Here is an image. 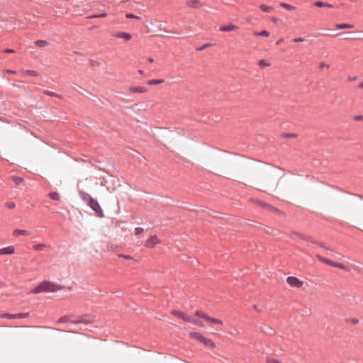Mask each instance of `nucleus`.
<instances>
[{
	"label": "nucleus",
	"mask_w": 363,
	"mask_h": 363,
	"mask_svg": "<svg viewBox=\"0 0 363 363\" xmlns=\"http://www.w3.org/2000/svg\"><path fill=\"white\" fill-rule=\"evenodd\" d=\"M64 288L63 286L57 284L50 281H43L30 291L32 294H40L43 292H55Z\"/></svg>",
	"instance_id": "f257e3e1"
},
{
	"label": "nucleus",
	"mask_w": 363,
	"mask_h": 363,
	"mask_svg": "<svg viewBox=\"0 0 363 363\" xmlns=\"http://www.w3.org/2000/svg\"><path fill=\"white\" fill-rule=\"evenodd\" d=\"M189 335L191 337L202 342L206 347H209L211 348H214L216 347L215 343L211 340L206 338L200 333L191 332Z\"/></svg>",
	"instance_id": "f03ea898"
},
{
	"label": "nucleus",
	"mask_w": 363,
	"mask_h": 363,
	"mask_svg": "<svg viewBox=\"0 0 363 363\" xmlns=\"http://www.w3.org/2000/svg\"><path fill=\"white\" fill-rule=\"evenodd\" d=\"M96 213L99 218H103L104 216V211L98 202L95 199L90 200V203L87 204Z\"/></svg>",
	"instance_id": "7ed1b4c3"
},
{
	"label": "nucleus",
	"mask_w": 363,
	"mask_h": 363,
	"mask_svg": "<svg viewBox=\"0 0 363 363\" xmlns=\"http://www.w3.org/2000/svg\"><path fill=\"white\" fill-rule=\"evenodd\" d=\"M195 315L197 316V317H199V318H201L208 322H210L212 324H220V325H223V321L219 320V319H217V318H211L210 316H208L207 314H206L205 313L201 311H196V313H195Z\"/></svg>",
	"instance_id": "20e7f679"
},
{
	"label": "nucleus",
	"mask_w": 363,
	"mask_h": 363,
	"mask_svg": "<svg viewBox=\"0 0 363 363\" xmlns=\"http://www.w3.org/2000/svg\"><path fill=\"white\" fill-rule=\"evenodd\" d=\"M30 315L29 313H19L16 314H10V313H3L0 315V318H10V319H16V318H28Z\"/></svg>",
	"instance_id": "39448f33"
},
{
	"label": "nucleus",
	"mask_w": 363,
	"mask_h": 363,
	"mask_svg": "<svg viewBox=\"0 0 363 363\" xmlns=\"http://www.w3.org/2000/svg\"><path fill=\"white\" fill-rule=\"evenodd\" d=\"M289 285L293 287L301 288L303 283L299 279L295 277H289L286 279Z\"/></svg>",
	"instance_id": "423d86ee"
},
{
	"label": "nucleus",
	"mask_w": 363,
	"mask_h": 363,
	"mask_svg": "<svg viewBox=\"0 0 363 363\" xmlns=\"http://www.w3.org/2000/svg\"><path fill=\"white\" fill-rule=\"evenodd\" d=\"M172 314L174 316H177V317L182 319L183 320H184L186 322L189 323V322L191 321V316H190L187 313H185L182 311L173 310V311H172Z\"/></svg>",
	"instance_id": "0eeeda50"
},
{
	"label": "nucleus",
	"mask_w": 363,
	"mask_h": 363,
	"mask_svg": "<svg viewBox=\"0 0 363 363\" xmlns=\"http://www.w3.org/2000/svg\"><path fill=\"white\" fill-rule=\"evenodd\" d=\"M159 242L160 241L157 237L156 235H152L146 240L145 247L152 248Z\"/></svg>",
	"instance_id": "6e6552de"
},
{
	"label": "nucleus",
	"mask_w": 363,
	"mask_h": 363,
	"mask_svg": "<svg viewBox=\"0 0 363 363\" xmlns=\"http://www.w3.org/2000/svg\"><path fill=\"white\" fill-rule=\"evenodd\" d=\"M79 195L81 199L84 203H86V205L90 203V200H93L94 199V198H92L90 194H89L88 193H86L85 191H79Z\"/></svg>",
	"instance_id": "1a4fd4ad"
},
{
	"label": "nucleus",
	"mask_w": 363,
	"mask_h": 363,
	"mask_svg": "<svg viewBox=\"0 0 363 363\" xmlns=\"http://www.w3.org/2000/svg\"><path fill=\"white\" fill-rule=\"evenodd\" d=\"M15 252V247L12 245L0 249V255H12Z\"/></svg>",
	"instance_id": "9d476101"
},
{
	"label": "nucleus",
	"mask_w": 363,
	"mask_h": 363,
	"mask_svg": "<svg viewBox=\"0 0 363 363\" xmlns=\"http://www.w3.org/2000/svg\"><path fill=\"white\" fill-rule=\"evenodd\" d=\"M129 90L132 93H145L147 91V88L141 86H130Z\"/></svg>",
	"instance_id": "9b49d317"
},
{
	"label": "nucleus",
	"mask_w": 363,
	"mask_h": 363,
	"mask_svg": "<svg viewBox=\"0 0 363 363\" xmlns=\"http://www.w3.org/2000/svg\"><path fill=\"white\" fill-rule=\"evenodd\" d=\"M113 36L117 38H122L126 41L132 38V35L130 33L125 32L117 33Z\"/></svg>",
	"instance_id": "f8f14e48"
},
{
	"label": "nucleus",
	"mask_w": 363,
	"mask_h": 363,
	"mask_svg": "<svg viewBox=\"0 0 363 363\" xmlns=\"http://www.w3.org/2000/svg\"><path fill=\"white\" fill-rule=\"evenodd\" d=\"M30 235V232L26 230L22 229H16L13 232V235L14 237H18L20 235L28 236Z\"/></svg>",
	"instance_id": "ddd939ff"
},
{
	"label": "nucleus",
	"mask_w": 363,
	"mask_h": 363,
	"mask_svg": "<svg viewBox=\"0 0 363 363\" xmlns=\"http://www.w3.org/2000/svg\"><path fill=\"white\" fill-rule=\"evenodd\" d=\"M238 28V26L232 24V23H230L228 25H225V26H221L220 28H219V30L220 31H223V32H229V31H231V30H234L235 29Z\"/></svg>",
	"instance_id": "4468645a"
},
{
	"label": "nucleus",
	"mask_w": 363,
	"mask_h": 363,
	"mask_svg": "<svg viewBox=\"0 0 363 363\" xmlns=\"http://www.w3.org/2000/svg\"><path fill=\"white\" fill-rule=\"evenodd\" d=\"M317 258L318 259L319 261H320L321 262L323 263H325V264H328L329 266H331V267H333V264H335V262L331 260V259H327V258H325L320 255H317Z\"/></svg>",
	"instance_id": "2eb2a0df"
},
{
	"label": "nucleus",
	"mask_w": 363,
	"mask_h": 363,
	"mask_svg": "<svg viewBox=\"0 0 363 363\" xmlns=\"http://www.w3.org/2000/svg\"><path fill=\"white\" fill-rule=\"evenodd\" d=\"M335 27L337 29H349L354 28V26L353 24L349 23H337L335 24Z\"/></svg>",
	"instance_id": "dca6fc26"
},
{
	"label": "nucleus",
	"mask_w": 363,
	"mask_h": 363,
	"mask_svg": "<svg viewBox=\"0 0 363 363\" xmlns=\"http://www.w3.org/2000/svg\"><path fill=\"white\" fill-rule=\"evenodd\" d=\"M314 5L317 7L333 8V5L326 3V2L320 1L315 2Z\"/></svg>",
	"instance_id": "f3484780"
},
{
	"label": "nucleus",
	"mask_w": 363,
	"mask_h": 363,
	"mask_svg": "<svg viewBox=\"0 0 363 363\" xmlns=\"http://www.w3.org/2000/svg\"><path fill=\"white\" fill-rule=\"evenodd\" d=\"M21 72L30 77H37L39 75V73L35 70L23 69Z\"/></svg>",
	"instance_id": "a211bd4d"
},
{
	"label": "nucleus",
	"mask_w": 363,
	"mask_h": 363,
	"mask_svg": "<svg viewBox=\"0 0 363 363\" xmlns=\"http://www.w3.org/2000/svg\"><path fill=\"white\" fill-rule=\"evenodd\" d=\"M279 6L282 8H284L285 9H286L287 11H294L296 9V7L289 4H287V3H284V2H281L279 4Z\"/></svg>",
	"instance_id": "6ab92c4d"
},
{
	"label": "nucleus",
	"mask_w": 363,
	"mask_h": 363,
	"mask_svg": "<svg viewBox=\"0 0 363 363\" xmlns=\"http://www.w3.org/2000/svg\"><path fill=\"white\" fill-rule=\"evenodd\" d=\"M11 180L15 183L16 186H19L23 182V179L18 176H12Z\"/></svg>",
	"instance_id": "aec40b11"
},
{
	"label": "nucleus",
	"mask_w": 363,
	"mask_h": 363,
	"mask_svg": "<svg viewBox=\"0 0 363 363\" xmlns=\"http://www.w3.org/2000/svg\"><path fill=\"white\" fill-rule=\"evenodd\" d=\"M48 196L51 199L54 201H59L60 199V194L56 191L50 192Z\"/></svg>",
	"instance_id": "412c9836"
},
{
	"label": "nucleus",
	"mask_w": 363,
	"mask_h": 363,
	"mask_svg": "<svg viewBox=\"0 0 363 363\" xmlns=\"http://www.w3.org/2000/svg\"><path fill=\"white\" fill-rule=\"evenodd\" d=\"M352 33L347 32V33H340L337 34L336 35H342L343 40H350V39H354L355 38L351 36Z\"/></svg>",
	"instance_id": "4be33fe9"
},
{
	"label": "nucleus",
	"mask_w": 363,
	"mask_h": 363,
	"mask_svg": "<svg viewBox=\"0 0 363 363\" xmlns=\"http://www.w3.org/2000/svg\"><path fill=\"white\" fill-rule=\"evenodd\" d=\"M259 9L262 11L266 12V13H270V12H272L274 10L273 7L269 6H267V5H264V4L260 5Z\"/></svg>",
	"instance_id": "5701e85b"
},
{
	"label": "nucleus",
	"mask_w": 363,
	"mask_h": 363,
	"mask_svg": "<svg viewBox=\"0 0 363 363\" xmlns=\"http://www.w3.org/2000/svg\"><path fill=\"white\" fill-rule=\"evenodd\" d=\"M333 267L341 269H343L345 271H349L348 267H347L346 265H345L344 264L340 263V262H335V264H333Z\"/></svg>",
	"instance_id": "b1692460"
},
{
	"label": "nucleus",
	"mask_w": 363,
	"mask_h": 363,
	"mask_svg": "<svg viewBox=\"0 0 363 363\" xmlns=\"http://www.w3.org/2000/svg\"><path fill=\"white\" fill-rule=\"evenodd\" d=\"M294 234H295L297 237H298V238H301V239H303V240H304L310 241V242H313L312 238H311V237H310V236L305 235L301 234V233H294Z\"/></svg>",
	"instance_id": "393cba45"
},
{
	"label": "nucleus",
	"mask_w": 363,
	"mask_h": 363,
	"mask_svg": "<svg viewBox=\"0 0 363 363\" xmlns=\"http://www.w3.org/2000/svg\"><path fill=\"white\" fill-rule=\"evenodd\" d=\"M47 246L45 244H36L33 246V249L35 251L44 250Z\"/></svg>",
	"instance_id": "a878e982"
},
{
	"label": "nucleus",
	"mask_w": 363,
	"mask_h": 363,
	"mask_svg": "<svg viewBox=\"0 0 363 363\" xmlns=\"http://www.w3.org/2000/svg\"><path fill=\"white\" fill-rule=\"evenodd\" d=\"M106 16H107L106 13H99V14H93V15L89 16L87 17V18L91 19V18H104Z\"/></svg>",
	"instance_id": "bb28decb"
},
{
	"label": "nucleus",
	"mask_w": 363,
	"mask_h": 363,
	"mask_svg": "<svg viewBox=\"0 0 363 363\" xmlns=\"http://www.w3.org/2000/svg\"><path fill=\"white\" fill-rule=\"evenodd\" d=\"M254 35L268 37L269 35V32L264 30L259 32L254 33Z\"/></svg>",
	"instance_id": "cd10ccee"
},
{
	"label": "nucleus",
	"mask_w": 363,
	"mask_h": 363,
	"mask_svg": "<svg viewBox=\"0 0 363 363\" xmlns=\"http://www.w3.org/2000/svg\"><path fill=\"white\" fill-rule=\"evenodd\" d=\"M44 94L49 96H52V97H56V98H59V99H61V96H60L59 94L53 92V91H48V90H45L44 91Z\"/></svg>",
	"instance_id": "c85d7f7f"
},
{
	"label": "nucleus",
	"mask_w": 363,
	"mask_h": 363,
	"mask_svg": "<svg viewBox=\"0 0 363 363\" xmlns=\"http://www.w3.org/2000/svg\"><path fill=\"white\" fill-rule=\"evenodd\" d=\"M164 79H151L147 82L149 85H156L164 82Z\"/></svg>",
	"instance_id": "c756f323"
},
{
	"label": "nucleus",
	"mask_w": 363,
	"mask_h": 363,
	"mask_svg": "<svg viewBox=\"0 0 363 363\" xmlns=\"http://www.w3.org/2000/svg\"><path fill=\"white\" fill-rule=\"evenodd\" d=\"M35 44L38 47H44L48 45V43L43 40H38L35 42Z\"/></svg>",
	"instance_id": "7c9ffc66"
},
{
	"label": "nucleus",
	"mask_w": 363,
	"mask_h": 363,
	"mask_svg": "<svg viewBox=\"0 0 363 363\" xmlns=\"http://www.w3.org/2000/svg\"><path fill=\"white\" fill-rule=\"evenodd\" d=\"M189 323H193L197 326H199V327H203V324L201 320L194 319L192 317H191V321H190Z\"/></svg>",
	"instance_id": "2f4dec72"
},
{
	"label": "nucleus",
	"mask_w": 363,
	"mask_h": 363,
	"mask_svg": "<svg viewBox=\"0 0 363 363\" xmlns=\"http://www.w3.org/2000/svg\"><path fill=\"white\" fill-rule=\"evenodd\" d=\"M198 3L199 0H191L187 2V4L190 7H196Z\"/></svg>",
	"instance_id": "473e14b6"
},
{
	"label": "nucleus",
	"mask_w": 363,
	"mask_h": 363,
	"mask_svg": "<svg viewBox=\"0 0 363 363\" xmlns=\"http://www.w3.org/2000/svg\"><path fill=\"white\" fill-rule=\"evenodd\" d=\"M264 206L266 207H267L268 209L271 210L272 211H274V212H277V213H281L282 212L280 211L279 209H277V208L275 207H273L272 206H269V204H264Z\"/></svg>",
	"instance_id": "72a5a7b5"
},
{
	"label": "nucleus",
	"mask_w": 363,
	"mask_h": 363,
	"mask_svg": "<svg viewBox=\"0 0 363 363\" xmlns=\"http://www.w3.org/2000/svg\"><path fill=\"white\" fill-rule=\"evenodd\" d=\"M144 232V228L138 227L135 228V234L138 235Z\"/></svg>",
	"instance_id": "f704fd0d"
},
{
	"label": "nucleus",
	"mask_w": 363,
	"mask_h": 363,
	"mask_svg": "<svg viewBox=\"0 0 363 363\" xmlns=\"http://www.w3.org/2000/svg\"><path fill=\"white\" fill-rule=\"evenodd\" d=\"M118 257L125 259H133V257L128 255L118 254Z\"/></svg>",
	"instance_id": "c9c22d12"
},
{
	"label": "nucleus",
	"mask_w": 363,
	"mask_h": 363,
	"mask_svg": "<svg viewBox=\"0 0 363 363\" xmlns=\"http://www.w3.org/2000/svg\"><path fill=\"white\" fill-rule=\"evenodd\" d=\"M89 322H90V320H86L84 317H80L79 320H77V321H74L75 323H86Z\"/></svg>",
	"instance_id": "e433bc0d"
},
{
	"label": "nucleus",
	"mask_w": 363,
	"mask_h": 363,
	"mask_svg": "<svg viewBox=\"0 0 363 363\" xmlns=\"http://www.w3.org/2000/svg\"><path fill=\"white\" fill-rule=\"evenodd\" d=\"M125 17H126L127 18H131V19H139V18H140V17H139V16H135V15H134V14H133V13H127V14L125 15Z\"/></svg>",
	"instance_id": "4c0bfd02"
},
{
	"label": "nucleus",
	"mask_w": 363,
	"mask_h": 363,
	"mask_svg": "<svg viewBox=\"0 0 363 363\" xmlns=\"http://www.w3.org/2000/svg\"><path fill=\"white\" fill-rule=\"evenodd\" d=\"M258 65H260V66H262V67H268V66H269V64L267 63L265 60H259Z\"/></svg>",
	"instance_id": "58836bf2"
},
{
	"label": "nucleus",
	"mask_w": 363,
	"mask_h": 363,
	"mask_svg": "<svg viewBox=\"0 0 363 363\" xmlns=\"http://www.w3.org/2000/svg\"><path fill=\"white\" fill-rule=\"evenodd\" d=\"M6 206L10 209H12L16 207V203L14 202H8L6 203Z\"/></svg>",
	"instance_id": "ea45409f"
},
{
	"label": "nucleus",
	"mask_w": 363,
	"mask_h": 363,
	"mask_svg": "<svg viewBox=\"0 0 363 363\" xmlns=\"http://www.w3.org/2000/svg\"><path fill=\"white\" fill-rule=\"evenodd\" d=\"M313 242V243H315V244H316V245H318L319 247H323V248H324V249H325V250H328V249L325 247V244H324L323 242H315V241H313V242Z\"/></svg>",
	"instance_id": "a19ab883"
},
{
	"label": "nucleus",
	"mask_w": 363,
	"mask_h": 363,
	"mask_svg": "<svg viewBox=\"0 0 363 363\" xmlns=\"http://www.w3.org/2000/svg\"><path fill=\"white\" fill-rule=\"evenodd\" d=\"M267 363H282V362H279V360L272 359V358H267Z\"/></svg>",
	"instance_id": "79ce46f5"
},
{
	"label": "nucleus",
	"mask_w": 363,
	"mask_h": 363,
	"mask_svg": "<svg viewBox=\"0 0 363 363\" xmlns=\"http://www.w3.org/2000/svg\"><path fill=\"white\" fill-rule=\"evenodd\" d=\"M347 322L351 323L352 324H357V323H358L359 320L357 318H351L347 320Z\"/></svg>",
	"instance_id": "37998d69"
},
{
	"label": "nucleus",
	"mask_w": 363,
	"mask_h": 363,
	"mask_svg": "<svg viewBox=\"0 0 363 363\" xmlns=\"http://www.w3.org/2000/svg\"><path fill=\"white\" fill-rule=\"evenodd\" d=\"M3 52H4V53H14L15 50H13V49L7 48V49L4 50Z\"/></svg>",
	"instance_id": "c03bdc74"
},
{
	"label": "nucleus",
	"mask_w": 363,
	"mask_h": 363,
	"mask_svg": "<svg viewBox=\"0 0 363 363\" xmlns=\"http://www.w3.org/2000/svg\"><path fill=\"white\" fill-rule=\"evenodd\" d=\"M67 321V318L66 316L61 317L59 320V323H66Z\"/></svg>",
	"instance_id": "a18cd8bd"
},
{
	"label": "nucleus",
	"mask_w": 363,
	"mask_h": 363,
	"mask_svg": "<svg viewBox=\"0 0 363 363\" xmlns=\"http://www.w3.org/2000/svg\"><path fill=\"white\" fill-rule=\"evenodd\" d=\"M304 40L303 38H294L292 40V42H294V43H300V42H303Z\"/></svg>",
	"instance_id": "49530a36"
},
{
	"label": "nucleus",
	"mask_w": 363,
	"mask_h": 363,
	"mask_svg": "<svg viewBox=\"0 0 363 363\" xmlns=\"http://www.w3.org/2000/svg\"><path fill=\"white\" fill-rule=\"evenodd\" d=\"M325 67H328V65L327 64H325V62H322L319 64L320 69H323Z\"/></svg>",
	"instance_id": "de8ad7c7"
},
{
	"label": "nucleus",
	"mask_w": 363,
	"mask_h": 363,
	"mask_svg": "<svg viewBox=\"0 0 363 363\" xmlns=\"http://www.w3.org/2000/svg\"><path fill=\"white\" fill-rule=\"evenodd\" d=\"M354 119L355 121H363V116L362 115H357V116H355Z\"/></svg>",
	"instance_id": "09e8293b"
},
{
	"label": "nucleus",
	"mask_w": 363,
	"mask_h": 363,
	"mask_svg": "<svg viewBox=\"0 0 363 363\" xmlns=\"http://www.w3.org/2000/svg\"><path fill=\"white\" fill-rule=\"evenodd\" d=\"M208 46H209V44L206 43V44L203 45L201 48H199L198 50H201L207 48Z\"/></svg>",
	"instance_id": "8fccbe9b"
},
{
	"label": "nucleus",
	"mask_w": 363,
	"mask_h": 363,
	"mask_svg": "<svg viewBox=\"0 0 363 363\" xmlns=\"http://www.w3.org/2000/svg\"><path fill=\"white\" fill-rule=\"evenodd\" d=\"M6 72H7L8 73H10V74H16V71H14V70H10V69H9V70H7Z\"/></svg>",
	"instance_id": "3c124183"
},
{
	"label": "nucleus",
	"mask_w": 363,
	"mask_h": 363,
	"mask_svg": "<svg viewBox=\"0 0 363 363\" xmlns=\"http://www.w3.org/2000/svg\"><path fill=\"white\" fill-rule=\"evenodd\" d=\"M272 21L274 23H277V21H278V19H277V18H276V17H273V18H272Z\"/></svg>",
	"instance_id": "603ef678"
},
{
	"label": "nucleus",
	"mask_w": 363,
	"mask_h": 363,
	"mask_svg": "<svg viewBox=\"0 0 363 363\" xmlns=\"http://www.w3.org/2000/svg\"><path fill=\"white\" fill-rule=\"evenodd\" d=\"M147 61H148L149 62H150V63H152V62H154V59H153V58H152V57H149V58L147 59Z\"/></svg>",
	"instance_id": "864d4df0"
},
{
	"label": "nucleus",
	"mask_w": 363,
	"mask_h": 363,
	"mask_svg": "<svg viewBox=\"0 0 363 363\" xmlns=\"http://www.w3.org/2000/svg\"><path fill=\"white\" fill-rule=\"evenodd\" d=\"M356 79H357V77H349V80H350V81H354V80H355Z\"/></svg>",
	"instance_id": "5fc2aeb1"
},
{
	"label": "nucleus",
	"mask_w": 363,
	"mask_h": 363,
	"mask_svg": "<svg viewBox=\"0 0 363 363\" xmlns=\"http://www.w3.org/2000/svg\"><path fill=\"white\" fill-rule=\"evenodd\" d=\"M253 308H254L257 311H258V312H260V311H261V310H259V309H258V308H257V305H254Z\"/></svg>",
	"instance_id": "6e6d98bb"
},
{
	"label": "nucleus",
	"mask_w": 363,
	"mask_h": 363,
	"mask_svg": "<svg viewBox=\"0 0 363 363\" xmlns=\"http://www.w3.org/2000/svg\"><path fill=\"white\" fill-rule=\"evenodd\" d=\"M358 87L363 89V82L358 85Z\"/></svg>",
	"instance_id": "4d7b16f0"
},
{
	"label": "nucleus",
	"mask_w": 363,
	"mask_h": 363,
	"mask_svg": "<svg viewBox=\"0 0 363 363\" xmlns=\"http://www.w3.org/2000/svg\"><path fill=\"white\" fill-rule=\"evenodd\" d=\"M294 135L293 134H286V137H288V138H291V137H293Z\"/></svg>",
	"instance_id": "13d9d810"
},
{
	"label": "nucleus",
	"mask_w": 363,
	"mask_h": 363,
	"mask_svg": "<svg viewBox=\"0 0 363 363\" xmlns=\"http://www.w3.org/2000/svg\"><path fill=\"white\" fill-rule=\"evenodd\" d=\"M138 72H139L140 74H143L144 73L143 70H142V69L138 70Z\"/></svg>",
	"instance_id": "bf43d9fd"
},
{
	"label": "nucleus",
	"mask_w": 363,
	"mask_h": 363,
	"mask_svg": "<svg viewBox=\"0 0 363 363\" xmlns=\"http://www.w3.org/2000/svg\"><path fill=\"white\" fill-rule=\"evenodd\" d=\"M91 65H95V62H94V61H93V60H91Z\"/></svg>",
	"instance_id": "052dcab7"
},
{
	"label": "nucleus",
	"mask_w": 363,
	"mask_h": 363,
	"mask_svg": "<svg viewBox=\"0 0 363 363\" xmlns=\"http://www.w3.org/2000/svg\"><path fill=\"white\" fill-rule=\"evenodd\" d=\"M0 121H2V119L0 118Z\"/></svg>",
	"instance_id": "680f3d73"
}]
</instances>
